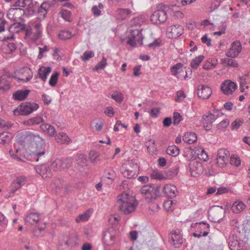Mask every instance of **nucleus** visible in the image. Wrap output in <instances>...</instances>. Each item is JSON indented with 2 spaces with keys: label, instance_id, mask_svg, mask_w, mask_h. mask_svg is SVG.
<instances>
[{
  "label": "nucleus",
  "instance_id": "obj_1",
  "mask_svg": "<svg viewBox=\"0 0 250 250\" xmlns=\"http://www.w3.org/2000/svg\"><path fill=\"white\" fill-rule=\"evenodd\" d=\"M27 135L31 140L35 143L37 147H40V149H37L28 155L25 153L26 150L23 147H20L15 145L14 149L9 150L11 157L18 161H23L24 158L35 162L43 160L45 158V153L44 149L45 147L44 140L37 134L28 132Z\"/></svg>",
  "mask_w": 250,
  "mask_h": 250
},
{
  "label": "nucleus",
  "instance_id": "obj_2",
  "mask_svg": "<svg viewBox=\"0 0 250 250\" xmlns=\"http://www.w3.org/2000/svg\"><path fill=\"white\" fill-rule=\"evenodd\" d=\"M116 202L119 210L125 215H128L133 212L138 205L135 198L126 193L118 195Z\"/></svg>",
  "mask_w": 250,
  "mask_h": 250
},
{
  "label": "nucleus",
  "instance_id": "obj_3",
  "mask_svg": "<svg viewBox=\"0 0 250 250\" xmlns=\"http://www.w3.org/2000/svg\"><path fill=\"white\" fill-rule=\"evenodd\" d=\"M102 241L105 248L114 247L119 241V232L113 227L104 232Z\"/></svg>",
  "mask_w": 250,
  "mask_h": 250
},
{
  "label": "nucleus",
  "instance_id": "obj_4",
  "mask_svg": "<svg viewBox=\"0 0 250 250\" xmlns=\"http://www.w3.org/2000/svg\"><path fill=\"white\" fill-rule=\"evenodd\" d=\"M143 39L142 30L137 28L130 30L126 41L125 39H121V40L123 43L125 42L132 47H135L137 44L140 45L143 44Z\"/></svg>",
  "mask_w": 250,
  "mask_h": 250
},
{
  "label": "nucleus",
  "instance_id": "obj_5",
  "mask_svg": "<svg viewBox=\"0 0 250 250\" xmlns=\"http://www.w3.org/2000/svg\"><path fill=\"white\" fill-rule=\"evenodd\" d=\"M138 170L139 167L137 164L132 161L124 164L121 168L123 175L129 179L135 178Z\"/></svg>",
  "mask_w": 250,
  "mask_h": 250
},
{
  "label": "nucleus",
  "instance_id": "obj_6",
  "mask_svg": "<svg viewBox=\"0 0 250 250\" xmlns=\"http://www.w3.org/2000/svg\"><path fill=\"white\" fill-rule=\"evenodd\" d=\"M39 107L38 104L35 103H25L21 104L17 109L13 111V114L16 115H26L38 109Z\"/></svg>",
  "mask_w": 250,
  "mask_h": 250
},
{
  "label": "nucleus",
  "instance_id": "obj_7",
  "mask_svg": "<svg viewBox=\"0 0 250 250\" xmlns=\"http://www.w3.org/2000/svg\"><path fill=\"white\" fill-rule=\"evenodd\" d=\"M140 191L145 198L146 202L152 203L155 200L154 187L150 185L143 186Z\"/></svg>",
  "mask_w": 250,
  "mask_h": 250
},
{
  "label": "nucleus",
  "instance_id": "obj_8",
  "mask_svg": "<svg viewBox=\"0 0 250 250\" xmlns=\"http://www.w3.org/2000/svg\"><path fill=\"white\" fill-rule=\"evenodd\" d=\"M220 115L219 110H214L213 113H209L208 115L203 116L202 122L204 128L206 130H209L212 128V123L218 118Z\"/></svg>",
  "mask_w": 250,
  "mask_h": 250
},
{
  "label": "nucleus",
  "instance_id": "obj_9",
  "mask_svg": "<svg viewBox=\"0 0 250 250\" xmlns=\"http://www.w3.org/2000/svg\"><path fill=\"white\" fill-rule=\"evenodd\" d=\"M222 207H214L208 212V218L212 222L220 223L222 221V216L224 214Z\"/></svg>",
  "mask_w": 250,
  "mask_h": 250
},
{
  "label": "nucleus",
  "instance_id": "obj_10",
  "mask_svg": "<svg viewBox=\"0 0 250 250\" xmlns=\"http://www.w3.org/2000/svg\"><path fill=\"white\" fill-rule=\"evenodd\" d=\"M167 18V12L164 10H157L154 11L150 16L151 22L155 24L164 23Z\"/></svg>",
  "mask_w": 250,
  "mask_h": 250
},
{
  "label": "nucleus",
  "instance_id": "obj_11",
  "mask_svg": "<svg viewBox=\"0 0 250 250\" xmlns=\"http://www.w3.org/2000/svg\"><path fill=\"white\" fill-rule=\"evenodd\" d=\"M229 155V151L226 149L222 148L218 150L216 160L219 167H224L226 166Z\"/></svg>",
  "mask_w": 250,
  "mask_h": 250
},
{
  "label": "nucleus",
  "instance_id": "obj_12",
  "mask_svg": "<svg viewBox=\"0 0 250 250\" xmlns=\"http://www.w3.org/2000/svg\"><path fill=\"white\" fill-rule=\"evenodd\" d=\"M184 33L183 27L179 24H174L167 29V36L170 39H176Z\"/></svg>",
  "mask_w": 250,
  "mask_h": 250
},
{
  "label": "nucleus",
  "instance_id": "obj_13",
  "mask_svg": "<svg viewBox=\"0 0 250 250\" xmlns=\"http://www.w3.org/2000/svg\"><path fill=\"white\" fill-rule=\"evenodd\" d=\"M242 49L241 42L238 41L233 42L229 50L226 52V55L231 58L237 57Z\"/></svg>",
  "mask_w": 250,
  "mask_h": 250
},
{
  "label": "nucleus",
  "instance_id": "obj_14",
  "mask_svg": "<svg viewBox=\"0 0 250 250\" xmlns=\"http://www.w3.org/2000/svg\"><path fill=\"white\" fill-rule=\"evenodd\" d=\"M24 14V11L21 8H10L7 12V17L11 21H18L21 20Z\"/></svg>",
  "mask_w": 250,
  "mask_h": 250
},
{
  "label": "nucleus",
  "instance_id": "obj_15",
  "mask_svg": "<svg viewBox=\"0 0 250 250\" xmlns=\"http://www.w3.org/2000/svg\"><path fill=\"white\" fill-rule=\"evenodd\" d=\"M171 73L178 79L184 78L186 79L187 76V72L183 69V65L181 63H178L171 67Z\"/></svg>",
  "mask_w": 250,
  "mask_h": 250
},
{
  "label": "nucleus",
  "instance_id": "obj_16",
  "mask_svg": "<svg viewBox=\"0 0 250 250\" xmlns=\"http://www.w3.org/2000/svg\"><path fill=\"white\" fill-rule=\"evenodd\" d=\"M237 87L236 83L230 80L225 81L221 85L222 90L224 94L227 95L232 94L235 91Z\"/></svg>",
  "mask_w": 250,
  "mask_h": 250
},
{
  "label": "nucleus",
  "instance_id": "obj_17",
  "mask_svg": "<svg viewBox=\"0 0 250 250\" xmlns=\"http://www.w3.org/2000/svg\"><path fill=\"white\" fill-rule=\"evenodd\" d=\"M162 189L166 196L170 198L175 197L178 192L177 188L172 184H166Z\"/></svg>",
  "mask_w": 250,
  "mask_h": 250
},
{
  "label": "nucleus",
  "instance_id": "obj_18",
  "mask_svg": "<svg viewBox=\"0 0 250 250\" xmlns=\"http://www.w3.org/2000/svg\"><path fill=\"white\" fill-rule=\"evenodd\" d=\"M197 93L199 98L203 99H207L211 96L212 90L209 86L203 85L199 87Z\"/></svg>",
  "mask_w": 250,
  "mask_h": 250
},
{
  "label": "nucleus",
  "instance_id": "obj_19",
  "mask_svg": "<svg viewBox=\"0 0 250 250\" xmlns=\"http://www.w3.org/2000/svg\"><path fill=\"white\" fill-rule=\"evenodd\" d=\"M169 242L175 247H176V245L182 244L183 239L179 230H173L171 231Z\"/></svg>",
  "mask_w": 250,
  "mask_h": 250
},
{
  "label": "nucleus",
  "instance_id": "obj_20",
  "mask_svg": "<svg viewBox=\"0 0 250 250\" xmlns=\"http://www.w3.org/2000/svg\"><path fill=\"white\" fill-rule=\"evenodd\" d=\"M36 172L45 179L51 176V169L48 165L43 164L35 167Z\"/></svg>",
  "mask_w": 250,
  "mask_h": 250
},
{
  "label": "nucleus",
  "instance_id": "obj_21",
  "mask_svg": "<svg viewBox=\"0 0 250 250\" xmlns=\"http://www.w3.org/2000/svg\"><path fill=\"white\" fill-rule=\"evenodd\" d=\"M189 170L190 174L193 177H197L202 171V165L200 163L197 162L190 163L189 164Z\"/></svg>",
  "mask_w": 250,
  "mask_h": 250
},
{
  "label": "nucleus",
  "instance_id": "obj_22",
  "mask_svg": "<svg viewBox=\"0 0 250 250\" xmlns=\"http://www.w3.org/2000/svg\"><path fill=\"white\" fill-rule=\"evenodd\" d=\"M42 35L41 31L32 32L30 30L27 29L25 32V39L33 42L38 40L42 37Z\"/></svg>",
  "mask_w": 250,
  "mask_h": 250
},
{
  "label": "nucleus",
  "instance_id": "obj_23",
  "mask_svg": "<svg viewBox=\"0 0 250 250\" xmlns=\"http://www.w3.org/2000/svg\"><path fill=\"white\" fill-rule=\"evenodd\" d=\"M41 130L50 137L55 136L56 131L55 127L49 124H42L40 125Z\"/></svg>",
  "mask_w": 250,
  "mask_h": 250
},
{
  "label": "nucleus",
  "instance_id": "obj_24",
  "mask_svg": "<svg viewBox=\"0 0 250 250\" xmlns=\"http://www.w3.org/2000/svg\"><path fill=\"white\" fill-rule=\"evenodd\" d=\"M51 72V68L50 67L42 66L39 68L38 71V77L45 82L46 81L47 76Z\"/></svg>",
  "mask_w": 250,
  "mask_h": 250
},
{
  "label": "nucleus",
  "instance_id": "obj_25",
  "mask_svg": "<svg viewBox=\"0 0 250 250\" xmlns=\"http://www.w3.org/2000/svg\"><path fill=\"white\" fill-rule=\"evenodd\" d=\"M49 8V5L46 2L42 3L38 11V18L40 21L43 20L46 15L48 10Z\"/></svg>",
  "mask_w": 250,
  "mask_h": 250
},
{
  "label": "nucleus",
  "instance_id": "obj_26",
  "mask_svg": "<svg viewBox=\"0 0 250 250\" xmlns=\"http://www.w3.org/2000/svg\"><path fill=\"white\" fill-rule=\"evenodd\" d=\"M25 181L26 178L24 176L17 177L13 183L11 192L12 193L15 192L18 189L25 184Z\"/></svg>",
  "mask_w": 250,
  "mask_h": 250
},
{
  "label": "nucleus",
  "instance_id": "obj_27",
  "mask_svg": "<svg viewBox=\"0 0 250 250\" xmlns=\"http://www.w3.org/2000/svg\"><path fill=\"white\" fill-rule=\"evenodd\" d=\"M245 204L240 200H236L232 205L231 209L234 213H239L246 208Z\"/></svg>",
  "mask_w": 250,
  "mask_h": 250
},
{
  "label": "nucleus",
  "instance_id": "obj_28",
  "mask_svg": "<svg viewBox=\"0 0 250 250\" xmlns=\"http://www.w3.org/2000/svg\"><path fill=\"white\" fill-rule=\"evenodd\" d=\"M116 177L115 171L112 169H108L105 170L103 181L107 183L108 184H111Z\"/></svg>",
  "mask_w": 250,
  "mask_h": 250
},
{
  "label": "nucleus",
  "instance_id": "obj_29",
  "mask_svg": "<svg viewBox=\"0 0 250 250\" xmlns=\"http://www.w3.org/2000/svg\"><path fill=\"white\" fill-rule=\"evenodd\" d=\"M24 220L26 223L29 224H36L40 220L39 214L36 212H31L25 216Z\"/></svg>",
  "mask_w": 250,
  "mask_h": 250
},
{
  "label": "nucleus",
  "instance_id": "obj_30",
  "mask_svg": "<svg viewBox=\"0 0 250 250\" xmlns=\"http://www.w3.org/2000/svg\"><path fill=\"white\" fill-rule=\"evenodd\" d=\"M30 91L28 89L18 90L13 93V98L18 101L23 100L27 97Z\"/></svg>",
  "mask_w": 250,
  "mask_h": 250
},
{
  "label": "nucleus",
  "instance_id": "obj_31",
  "mask_svg": "<svg viewBox=\"0 0 250 250\" xmlns=\"http://www.w3.org/2000/svg\"><path fill=\"white\" fill-rule=\"evenodd\" d=\"M146 21L145 16L143 15H138L130 21V25L132 27H140Z\"/></svg>",
  "mask_w": 250,
  "mask_h": 250
},
{
  "label": "nucleus",
  "instance_id": "obj_32",
  "mask_svg": "<svg viewBox=\"0 0 250 250\" xmlns=\"http://www.w3.org/2000/svg\"><path fill=\"white\" fill-rule=\"evenodd\" d=\"M55 137L56 141L61 144H67L71 142V139L64 132H60L58 134H56Z\"/></svg>",
  "mask_w": 250,
  "mask_h": 250
},
{
  "label": "nucleus",
  "instance_id": "obj_33",
  "mask_svg": "<svg viewBox=\"0 0 250 250\" xmlns=\"http://www.w3.org/2000/svg\"><path fill=\"white\" fill-rule=\"evenodd\" d=\"M132 13V12L128 9H118L116 11V14L122 20L129 17Z\"/></svg>",
  "mask_w": 250,
  "mask_h": 250
},
{
  "label": "nucleus",
  "instance_id": "obj_34",
  "mask_svg": "<svg viewBox=\"0 0 250 250\" xmlns=\"http://www.w3.org/2000/svg\"><path fill=\"white\" fill-rule=\"evenodd\" d=\"M16 49V46L13 42L4 43L2 45V50L5 54H11Z\"/></svg>",
  "mask_w": 250,
  "mask_h": 250
},
{
  "label": "nucleus",
  "instance_id": "obj_35",
  "mask_svg": "<svg viewBox=\"0 0 250 250\" xmlns=\"http://www.w3.org/2000/svg\"><path fill=\"white\" fill-rule=\"evenodd\" d=\"M183 140L189 144H192L196 142L197 137L193 132H187L184 136Z\"/></svg>",
  "mask_w": 250,
  "mask_h": 250
},
{
  "label": "nucleus",
  "instance_id": "obj_36",
  "mask_svg": "<svg viewBox=\"0 0 250 250\" xmlns=\"http://www.w3.org/2000/svg\"><path fill=\"white\" fill-rule=\"evenodd\" d=\"M217 64V60L213 58H209L204 62L203 68L205 70L211 69L214 68Z\"/></svg>",
  "mask_w": 250,
  "mask_h": 250
},
{
  "label": "nucleus",
  "instance_id": "obj_37",
  "mask_svg": "<svg viewBox=\"0 0 250 250\" xmlns=\"http://www.w3.org/2000/svg\"><path fill=\"white\" fill-rule=\"evenodd\" d=\"M23 29V24L19 22H16L9 27V31L13 34L18 33Z\"/></svg>",
  "mask_w": 250,
  "mask_h": 250
},
{
  "label": "nucleus",
  "instance_id": "obj_38",
  "mask_svg": "<svg viewBox=\"0 0 250 250\" xmlns=\"http://www.w3.org/2000/svg\"><path fill=\"white\" fill-rule=\"evenodd\" d=\"M205 57L204 55H199L192 59L190 62V66L193 69H197Z\"/></svg>",
  "mask_w": 250,
  "mask_h": 250
},
{
  "label": "nucleus",
  "instance_id": "obj_39",
  "mask_svg": "<svg viewBox=\"0 0 250 250\" xmlns=\"http://www.w3.org/2000/svg\"><path fill=\"white\" fill-rule=\"evenodd\" d=\"M59 15L64 21H71L72 20L71 13L68 10L62 9L59 12Z\"/></svg>",
  "mask_w": 250,
  "mask_h": 250
},
{
  "label": "nucleus",
  "instance_id": "obj_40",
  "mask_svg": "<svg viewBox=\"0 0 250 250\" xmlns=\"http://www.w3.org/2000/svg\"><path fill=\"white\" fill-rule=\"evenodd\" d=\"M11 139V137L7 132H3L0 133V144L4 145L8 144Z\"/></svg>",
  "mask_w": 250,
  "mask_h": 250
},
{
  "label": "nucleus",
  "instance_id": "obj_41",
  "mask_svg": "<svg viewBox=\"0 0 250 250\" xmlns=\"http://www.w3.org/2000/svg\"><path fill=\"white\" fill-rule=\"evenodd\" d=\"M150 176L152 178L156 180H164L166 179V176L161 171L158 170H153Z\"/></svg>",
  "mask_w": 250,
  "mask_h": 250
},
{
  "label": "nucleus",
  "instance_id": "obj_42",
  "mask_svg": "<svg viewBox=\"0 0 250 250\" xmlns=\"http://www.w3.org/2000/svg\"><path fill=\"white\" fill-rule=\"evenodd\" d=\"M179 151V148L175 145L169 146L167 149V154L173 157L177 156Z\"/></svg>",
  "mask_w": 250,
  "mask_h": 250
},
{
  "label": "nucleus",
  "instance_id": "obj_43",
  "mask_svg": "<svg viewBox=\"0 0 250 250\" xmlns=\"http://www.w3.org/2000/svg\"><path fill=\"white\" fill-rule=\"evenodd\" d=\"M42 122H43V119L40 116H36L26 121L25 122L24 124L28 125H38Z\"/></svg>",
  "mask_w": 250,
  "mask_h": 250
},
{
  "label": "nucleus",
  "instance_id": "obj_44",
  "mask_svg": "<svg viewBox=\"0 0 250 250\" xmlns=\"http://www.w3.org/2000/svg\"><path fill=\"white\" fill-rule=\"evenodd\" d=\"M223 64H226L228 66L237 67L238 66V64L235 60L231 58H224L221 60Z\"/></svg>",
  "mask_w": 250,
  "mask_h": 250
},
{
  "label": "nucleus",
  "instance_id": "obj_45",
  "mask_svg": "<svg viewBox=\"0 0 250 250\" xmlns=\"http://www.w3.org/2000/svg\"><path fill=\"white\" fill-rule=\"evenodd\" d=\"M230 164L232 166L238 167L241 164V160L239 157L236 154L232 155L230 158Z\"/></svg>",
  "mask_w": 250,
  "mask_h": 250
},
{
  "label": "nucleus",
  "instance_id": "obj_46",
  "mask_svg": "<svg viewBox=\"0 0 250 250\" xmlns=\"http://www.w3.org/2000/svg\"><path fill=\"white\" fill-rule=\"evenodd\" d=\"M8 221L4 215L0 212V231H3L7 227Z\"/></svg>",
  "mask_w": 250,
  "mask_h": 250
},
{
  "label": "nucleus",
  "instance_id": "obj_47",
  "mask_svg": "<svg viewBox=\"0 0 250 250\" xmlns=\"http://www.w3.org/2000/svg\"><path fill=\"white\" fill-rule=\"evenodd\" d=\"M90 214L91 213L88 211V212L80 214L76 218L75 221L77 223L86 221L88 220L90 216Z\"/></svg>",
  "mask_w": 250,
  "mask_h": 250
},
{
  "label": "nucleus",
  "instance_id": "obj_48",
  "mask_svg": "<svg viewBox=\"0 0 250 250\" xmlns=\"http://www.w3.org/2000/svg\"><path fill=\"white\" fill-rule=\"evenodd\" d=\"M60 160L61 164L59 167H61V169L68 168L71 165L72 163V160L70 158L62 159Z\"/></svg>",
  "mask_w": 250,
  "mask_h": 250
},
{
  "label": "nucleus",
  "instance_id": "obj_49",
  "mask_svg": "<svg viewBox=\"0 0 250 250\" xmlns=\"http://www.w3.org/2000/svg\"><path fill=\"white\" fill-rule=\"evenodd\" d=\"M72 36V35L70 32L67 30H63L60 32L59 34V38L61 40H67L70 39Z\"/></svg>",
  "mask_w": 250,
  "mask_h": 250
},
{
  "label": "nucleus",
  "instance_id": "obj_50",
  "mask_svg": "<svg viewBox=\"0 0 250 250\" xmlns=\"http://www.w3.org/2000/svg\"><path fill=\"white\" fill-rule=\"evenodd\" d=\"M111 98L117 102L121 103L124 99V95L121 92H115L111 95Z\"/></svg>",
  "mask_w": 250,
  "mask_h": 250
},
{
  "label": "nucleus",
  "instance_id": "obj_51",
  "mask_svg": "<svg viewBox=\"0 0 250 250\" xmlns=\"http://www.w3.org/2000/svg\"><path fill=\"white\" fill-rule=\"evenodd\" d=\"M239 82L241 91L243 92L245 90V87L246 88H248V86L247 85L248 81L246 79L245 76H241L239 77Z\"/></svg>",
  "mask_w": 250,
  "mask_h": 250
},
{
  "label": "nucleus",
  "instance_id": "obj_52",
  "mask_svg": "<svg viewBox=\"0 0 250 250\" xmlns=\"http://www.w3.org/2000/svg\"><path fill=\"white\" fill-rule=\"evenodd\" d=\"M59 73L58 72L54 73L52 74L49 80V84L52 87L56 85L58 82Z\"/></svg>",
  "mask_w": 250,
  "mask_h": 250
},
{
  "label": "nucleus",
  "instance_id": "obj_53",
  "mask_svg": "<svg viewBox=\"0 0 250 250\" xmlns=\"http://www.w3.org/2000/svg\"><path fill=\"white\" fill-rule=\"evenodd\" d=\"M94 56V53L92 51H86L81 56V59L84 61H87Z\"/></svg>",
  "mask_w": 250,
  "mask_h": 250
},
{
  "label": "nucleus",
  "instance_id": "obj_54",
  "mask_svg": "<svg viewBox=\"0 0 250 250\" xmlns=\"http://www.w3.org/2000/svg\"><path fill=\"white\" fill-rule=\"evenodd\" d=\"M60 160L56 159L54 161L52 162L50 165V168L53 171H57L61 170L60 166Z\"/></svg>",
  "mask_w": 250,
  "mask_h": 250
},
{
  "label": "nucleus",
  "instance_id": "obj_55",
  "mask_svg": "<svg viewBox=\"0 0 250 250\" xmlns=\"http://www.w3.org/2000/svg\"><path fill=\"white\" fill-rule=\"evenodd\" d=\"M107 65L106 60L104 57L102 60L95 66L94 70L104 69Z\"/></svg>",
  "mask_w": 250,
  "mask_h": 250
},
{
  "label": "nucleus",
  "instance_id": "obj_56",
  "mask_svg": "<svg viewBox=\"0 0 250 250\" xmlns=\"http://www.w3.org/2000/svg\"><path fill=\"white\" fill-rule=\"evenodd\" d=\"M197 154L200 159H201L204 161H207L208 160V155L204 149L198 150Z\"/></svg>",
  "mask_w": 250,
  "mask_h": 250
},
{
  "label": "nucleus",
  "instance_id": "obj_57",
  "mask_svg": "<svg viewBox=\"0 0 250 250\" xmlns=\"http://www.w3.org/2000/svg\"><path fill=\"white\" fill-rule=\"evenodd\" d=\"M99 156L98 153L95 150H91L89 152V158L92 163L95 162Z\"/></svg>",
  "mask_w": 250,
  "mask_h": 250
},
{
  "label": "nucleus",
  "instance_id": "obj_58",
  "mask_svg": "<svg viewBox=\"0 0 250 250\" xmlns=\"http://www.w3.org/2000/svg\"><path fill=\"white\" fill-rule=\"evenodd\" d=\"M182 120V116L178 112H174L173 115V124L178 125Z\"/></svg>",
  "mask_w": 250,
  "mask_h": 250
},
{
  "label": "nucleus",
  "instance_id": "obj_59",
  "mask_svg": "<svg viewBox=\"0 0 250 250\" xmlns=\"http://www.w3.org/2000/svg\"><path fill=\"white\" fill-rule=\"evenodd\" d=\"M177 98L176 101L177 102H181L183 101L186 98V95L183 91L179 90L177 92Z\"/></svg>",
  "mask_w": 250,
  "mask_h": 250
},
{
  "label": "nucleus",
  "instance_id": "obj_60",
  "mask_svg": "<svg viewBox=\"0 0 250 250\" xmlns=\"http://www.w3.org/2000/svg\"><path fill=\"white\" fill-rule=\"evenodd\" d=\"M13 126V124L9 123H6L0 119V127L8 129Z\"/></svg>",
  "mask_w": 250,
  "mask_h": 250
},
{
  "label": "nucleus",
  "instance_id": "obj_61",
  "mask_svg": "<svg viewBox=\"0 0 250 250\" xmlns=\"http://www.w3.org/2000/svg\"><path fill=\"white\" fill-rule=\"evenodd\" d=\"M104 112L106 115L110 117H113L114 115L113 108L111 106L107 107Z\"/></svg>",
  "mask_w": 250,
  "mask_h": 250
},
{
  "label": "nucleus",
  "instance_id": "obj_62",
  "mask_svg": "<svg viewBox=\"0 0 250 250\" xmlns=\"http://www.w3.org/2000/svg\"><path fill=\"white\" fill-rule=\"evenodd\" d=\"M242 121L240 120H236L232 122L231 125L233 129H237L242 125Z\"/></svg>",
  "mask_w": 250,
  "mask_h": 250
},
{
  "label": "nucleus",
  "instance_id": "obj_63",
  "mask_svg": "<svg viewBox=\"0 0 250 250\" xmlns=\"http://www.w3.org/2000/svg\"><path fill=\"white\" fill-rule=\"evenodd\" d=\"M173 204V201L167 200L163 204L164 208L167 211H168L170 208Z\"/></svg>",
  "mask_w": 250,
  "mask_h": 250
},
{
  "label": "nucleus",
  "instance_id": "obj_64",
  "mask_svg": "<svg viewBox=\"0 0 250 250\" xmlns=\"http://www.w3.org/2000/svg\"><path fill=\"white\" fill-rule=\"evenodd\" d=\"M39 54L38 55V58L39 59H41L43 57V53L47 52L48 51V47L46 45L44 46L43 47H39Z\"/></svg>",
  "mask_w": 250,
  "mask_h": 250
}]
</instances>
